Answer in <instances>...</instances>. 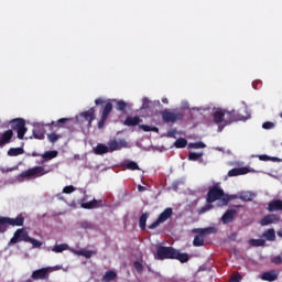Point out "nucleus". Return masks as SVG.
<instances>
[{
  "instance_id": "2f4dec72",
  "label": "nucleus",
  "mask_w": 282,
  "mask_h": 282,
  "mask_svg": "<svg viewBox=\"0 0 282 282\" xmlns=\"http://www.w3.org/2000/svg\"><path fill=\"white\" fill-rule=\"evenodd\" d=\"M43 160H54V158H58V151H46L44 154H42Z\"/></svg>"
},
{
  "instance_id": "e433bc0d",
  "label": "nucleus",
  "mask_w": 282,
  "mask_h": 282,
  "mask_svg": "<svg viewBox=\"0 0 282 282\" xmlns=\"http://www.w3.org/2000/svg\"><path fill=\"white\" fill-rule=\"evenodd\" d=\"M61 138H62L61 134H57V133H54V132L47 134V140H48V142H52V144L58 142V140H61Z\"/></svg>"
},
{
  "instance_id": "473e14b6",
  "label": "nucleus",
  "mask_w": 282,
  "mask_h": 282,
  "mask_svg": "<svg viewBox=\"0 0 282 282\" xmlns=\"http://www.w3.org/2000/svg\"><path fill=\"white\" fill-rule=\"evenodd\" d=\"M249 245L252 246L253 248H261L265 246V240L263 239H250Z\"/></svg>"
},
{
  "instance_id": "c85d7f7f",
  "label": "nucleus",
  "mask_w": 282,
  "mask_h": 282,
  "mask_svg": "<svg viewBox=\"0 0 282 282\" xmlns=\"http://www.w3.org/2000/svg\"><path fill=\"white\" fill-rule=\"evenodd\" d=\"M196 232L205 238L206 235H215V232H217V229H215V227H207L203 229H197Z\"/></svg>"
},
{
  "instance_id": "052dcab7",
  "label": "nucleus",
  "mask_w": 282,
  "mask_h": 282,
  "mask_svg": "<svg viewBox=\"0 0 282 282\" xmlns=\"http://www.w3.org/2000/svg\"><path fill=\"white\" fill-rule=\"evenodd\" d=\"M138 191H139L140 193H144V191H147V187H144V186H142V185H139V186H138Z\"/></svg>"
},
{
  "instance_id": "338daca9",
  "label": "nucleus",
  "mask_w": 282,
  "mask_h": 282,
  "mask_svg": "<svg viewBox=\"0 0 282 282\" xmlns=\"http://www.w3.org/2000/svg\"><path fill=\"white\" fill-rule=\"evenodd\" d=\"M32 158H39V155H41V154H39V153H36V152H32Z\"/></svg>"
},
{
  "instance_id": "de8ad7c7",
  "label": "nucleus",
  "mask_w": 282,
  "mask_h": 282,
  "mask_svg": "<svg viewBox=\"0 0 282 282\" xmlns=\"http://www.w3.org/2000/svg\"><path fill=\"white\" fill-rule=\"evenodd\" d=\"M79 254H80V257H85V259H91V257L94 256V251L80 250Z\"/></svg>"
},
{
  "instance_id": "bf43d9fd",
  "label": "nucleus",
  "mask_w": 282,
  "mask_h": 282,
  "mask_svg": "<svg viewBox=\"0 0 282 282\" xmlns=\"http://www.w3.org/2000/svg\"><path fill=\"white\" fill-rule=\"evenodd\" d=\"M3 173H11V171H14V167H9V169H2L1 170Z\"/></svg>"
},
{
  "instance_id": "423d86ee",
  "label": "nucleus",
  "mask_w": 282,
  "mask_h": 282,
  "mask_svg": "<svg viewBox=\"0 0 282 282\" xmlns=\"http://www.w3.org/2000/svg\"><path fill=\"white\" fill-rule=\"evenodd\" d=\"M29 240L30 234H28V230L25 228H20L14 231L13 237L10 239V243H21V241L28 243Z\"/></svg>"
},
{
  "instance_id": "58836bf2",
  "label": "nucleus",
  "mask_w": 282,
  "mask_h": 282,
  "mask_svg": "<svg viewBox=\"0 0 282 282\" xmlns=\"http://www.w3.org/2000/svg\"><path fill=\"white\" fill-rule=\"evenodd\" d=\"M69 118H61L57 120V122L52 121L51 123L47 124V127H50V124H52L53 127H61L62 124H65L66 122H69Z\"/></svg>"
},
{
  "instance_id": "49530a36",
  "label": "nucleus",
  "mask_w": 282,
  "mask_h": 282,
  "mask_svg": "<svg viewBox=\"0 0 282 282\" xmlns=\"http://www.w3.org/2000/svg\"><path fill=\"white\" fill-rule=\"evenodd\" d=\"M28 243H32L33 248H41L43 246V242L30 237Z\"/></svg>"
},
{
  "instance_id": "13d9d810",
  "label": "nucleus",
  "mask_w": 282,
  "mask_h": 282,
  "mask_svg": "<svg viewBox=\"0 0 282 282\" xmlns=\"http://www.w3.org/2000/svg\"><path fill=\"white\" fill-rule=\"evenodd\" d=\"M95 105H105V99L102 98L95 99Z\"/></svg>"
},
{
  "instance_id": "9d476101",
  "label": "nucleus",
  "mask_w": 282,
  "mask_h": 282,
  "mask_svg": "<svg viewBox=\"0 0 282 282\" xmlns=\"http://www.w3.org/2000/svg\"><path fill=\"white\" fill-rule=\"evenodd\" d=\"M50 268L37 269L32 272L31 279H33V281H47V279H50Z\"/></svg>"
},
{
  "instance_id": "7ed1b4c3",
  "label": "nucleus",
  "mask_w": 282,
  "mask_h": 282,
  "mask_svg": "<svg viewBox=\"0 0 282 282\" xmlns=\"http://www.w3.org/2000/svg\"><path fill=\"white\" fill-rule=\"evenodd\" d=\"M226 194L224 189L219 186V183H216L214 186L209 187L207 193L206 202L207 204H215V202L221 199Z\"/></svg>"
},
{
  "instance_id": "37998d69",
  "label": "nucleus",
  "mask_w": 282,
  "mask_h": 282,
  "mask_svg": "<svg viewBox=\"0 0 282 282\" xmlns=\"http://www.w3.org/2000/svg\"><path fill=\"white\" fill-rule=\"evenodd\" d=\"M188 149H206V143L198 141L195 143H188Z\"/></svg>"
},
{
  "instance_id": "0e129e2a",
  "label": "nucleus",
  "mask_w": 282,
  "mask_h": 282,
  "mask_svg": "<svg viewBox=\"0 0 282 282\" xmlns=\"http://www.w3.org/2000/svg\"><path fill=\"white\" fill-rule=\"evenodd\" d=\"M276 235H278V237H281V238H282V229H279V230L276 231Z\"/></svg>"
},
{
  "instance_id": "a19ab883",
  "label": "nucleus",
  "mask_w": 282,
  "mask_h": 282,
  "mask_svg": "<svg viewBox=\"0 0 282 282\" xmlns=\"http://www.w3.org/2000/svg\"><path fill=\"white\" fill-rule=\"evenodd\" d=\"M126 169H128V171H140V166L134 161L128 162Z\"/></svg>"
},
{
  "instance_id": "79ce46f5",
  "label": "nucleus",
  "mask_w": 282,
  "mask_h": 282,
  "mask_svg": "<svg viewBox=\"0 0 282 282\" xmlns=\"http://www.w3.org/2000/svg\"><path fill=\"white\" fill-rule=\"evenodd\" d=\"M258 158H259V160H261V162H270V160H271V162H279L278 158H271L268 154H261Z\"/></svg>"
},
{
  "instance_id": "c9c22d12",
  "label": "nucleus",
  "mask_w": 282,
  "mask_h": 282,
  "mask_svg": "<svg viewBox=\"0 0 282 282\" xmlns=\"http://www.w3.org/2000/svg\"><path fill=\"white\" fill-rule=\"evenodd\" d=\"M193 246H195L196 248L204 246V237L200 234L194 237Z\"/></svg>"
},
{
  "instance_id": "9b49d317",
  "label": "nucleus",
  "mask_w": 282,
  "mask_h": 282,
  "mask_svg": "<svg viewBox=\"0 0 282 282\" xmlns=\"http://www.w3.org/2000/svg\"><path fill=\"white\" fill-rule=\"evenodd\" d=\"M127 147V141L124 140H116V139H111L108 142V151L109 153H113V151H120L122 149H124Z\"/></svg>"
},
{
  "instance_id": "e2e57ef3",
  "label": "nucleus",
  "mask_w": 282,
  "mask_h": 282,
  "mask_svg": "<svg viewBox=\"0 0 282 282\" xmlns=\"http://www.w3.org/2000/svg\"><path fill=\"white\" fill-rule=\"evenodd\" d=\"M151 131H153L154 133H158V131H160V129H158V127H151Z\"/></svg>"
},
{
  "instance_id": "f8f14e48",
  "label": "nucleus",
  "mask_w": 282,
  "mask_h": 282,
  "mask_svg": "<svg viewBox=\"0 0 282 282\" xmlns=\"http://www.w3.org/2000/svg\"><path fill=\"white\" fill-rule=\"evenodd\" d=\"M7 223L12 227H21L23 224H25V214L21 213L15 218L7 217Z\"/></svg>"
},
{
  "instance_id": "a18cd8bd",
  "label": "nucleus",
  "mask_w": 282,
  "mask_h": 282,
  "mask_svg": "<svg viewBox=\"0 0 282 282\" xmlns=\"http://www.w3.org/2000/svg\"><path fill=\"white\" fill-rule=\"evenodd\" d=\"M80 228H83L84 230H91V228H94V225H91V223L84 220L82 223H79Z\"/></svg>"
},
{
  "instance_id": "8fccbe9b",
  "label": "nucleus",
  "mask_w": 282,
  "mask_h": 282,
  "mask_svg": "<svg viewBox=\"0 0 282 282\" xmlns=\"http://www.w3.org/2000/svg\"><path fill=\"white\" fill-rule=\"evenodd\" d=\"M74 191H76V187H74V185H68L63 188V193H65L66 195L74 193Z\"/></svg>"
},
{
  "instance_id": "5701e85b",
  "label": "nucleus",
  "mask_w": 282,
  "mask_h": 282,
  "mask_svg": "<svg viewBox=\"0 0 282 282\" xmlns=\"http://www.w3.org/2000/svg\"><path fill=\"white\" fill-rule=\"evenodd\" d=\"M262 237L267 239V241H276V231L274 228L267 229L263 234Z\"/></svg>"
},
{
  "instance_id": "2eb2a0df",
  "label": "nucleus",
  "mask_w": 282,
  "mask_h": 282,
  "mask_svg": "<svg viewBox=\"0 0 282 282\" xmlns=\"http://www.w3.org/2000/svg\"><path fill=\"white\" fill-rule=\"evenodd\" d=\"M82 118H85L88 122V127H91V122L96 120V109L90 108L89 110L82 112Z\"/></svg>"
},
{
  "instance_id": "69168bd1",
  "label": "nucleus",
  "mask_w": 282,
  "mask_h": 282,
  "mask_svg": "<svg viewBox=\"0 0 282 282\" xmlns=\"http://www.w3.org/2000/svg\"><path fill=\"white\" fill-rule=\"evenodd\" d=\"M162 102H163L164 105H169V99H167V98H163V99H162Z\"/></svg>"
},
{
  "instance_id": "b1692460",
  "label": "nucleus",
  "mask_w": 282,
  "mask_h": 282,
  "mask_svg": "<svg viewBox=\"0 0 282 282\" xmlns=\"http://www.w3.org/2000/svg\"><path fill=\"white\" fill-rule=\"evenodd\" d=\"M116 279H118V273H116V271L109 270L104 274L101 282H111L116 281Z\"/></svg>"
},
{
  "instance_id": "39448f33",
  "label": "nucleus",
  "mask_w": 282,
  "mask_h": 282,
  "mask_svg": "<svg viewBox=\"0 0 282 282\" xmlns=\"http://www.w3.org/2000/svg\"><path fill=\"white\" fill-rule=\"evenodd\" d=\"M173 215V208L167 207L165 208L158 217V219L149 225V230H155L160 224H164L167 219H171V216Z\"/></svg>"
},
{
  "instance_id": "f704fd0d",
  "label": "nucleus",
  "mask_w": 282,
  "mask_h": 282,
  "mask_svg": "<svg viewBox=\"0 0 282 282\" xmlns=\"http://www.w3.org/2000/svg\"><path fill=\"white\" fill-rule=\"evenodd\" d=\"M69 246H67L66 243L56 245L52 248V252H56V253L65 252V250H67Z\"/></svg>"
},
{
  "instance_id": "ddd939ff",
  "label": "nucleus",
  "mask_w": 282,
  "mask_h": 282,
  "mask_svg": "<svg viewBox=\"0 0 282 282\" xmlns=\"http://www.w3.org/2000/svg\"><path fill=\"white\" fill-rule=\"evenodd\" d=\"M279 221H281V217L279 215L269 214L260 220V225L270 226V224H279Z\"/></svg>"
},
{
  "instance_id": "f3484780",
  "label": "nucleus",
  "mask_w": 282,
  "mask_h": 282,
  "mask_svg": "<svg viewBox=\"0 0 282 282\" xmlns=\"http://www.w3.org/2000/svg\"><path fill=\"white\" fill-rule=\"evenodd\" d=\"M213 118H214V122L216 124H221V122H224V124H226V110L215 111L213 115Z\"/></svg>"
},
{
  "instance_id": "6e6552de",
  "label": "nucleus",
  "mask_w": 282,
  "mask_h": 282,
  "mask_svg": "<svg viewBox=\"0 0 282 282\" xmlns=\"http://www.w3.org/2000/svg\"><path fill=\"white\" fill-rule=\"evenodd\" d=\"M162 120L164 122H177V120H183L184 113L182 112H173L171 110H162L161 111Z\"/></svg>"
},
{
  "instance_id": "6ab92c4d",
  "label": "nucleus",
  "mask_w": 282,
  "mask_h": 282,
  "mask_svg": "<svg viewBox=\"0 0 282 282\" xmlns=\"http://www.w3.org/2000/svg\"><path fill=\"white\" fill-rule=\"evenodd\" d=\"M14 132H12V130L4 131L0 138V147H3L4 144H10Z\"/></svg>"
},
{
  "instance_id": "4468645a",
  "label": "nucleus",
  "mask_w": 282,
  "mask_h": 282,
  "mask_svg": "<svg viewBox=\"0 0 282 282\" xmlns=\"http://www.w3.org/2000/svg\"><path fill=\"white\" fill-rule=\"evenodd\" d=\"M237 217V209H228L221 217V221L225 225L232 224Z\"/></svg>"
},
{
  "instance_id": "c03bdc74",
  "label": "nucleus",
  "mask_w": 282,
  "mask_h": 282,
  "mask_svg": "<svg viewBox=\"0 0 282 282\" xmlns=\"http://www.w3.org/2000/svg\"><path fill=\"white\" fill-rule=\"evenodd\" d=\"M116 109H117V111H126L127 104L124 102V100H118Z\"/></svg>"
},
{
  "instance_id": "774afa93",
  "label": "nucleus",
  "mask_w": 282,
  "mask_h": 282,
  "mask_svg": "<svg viewBox=\"0 0 282 282\" xmlns=\"http://www.w3.org/2000/svg\"><path fill=\"white\" fill-rule=\"evenodd\" d=\"M229 199H230V198H228V197H227V198H224L225 204H228Z\"/></svg>"
},
{
  "instance_id": "4d7b16f0",
  "label": "nucleus",
  "mask_w": 282,
  "mask_h": 282,
  "mask_svg": "<svg viewBox=\"0 0 282 282\" xmlns=\"http://www.w3.org/2000/svg\"><path fill=\"white\" fill-rule=\"evenodd\" d=\"M167 135H169V138H175V135H177V130L167 131Z\"/></svg>"
},
{
  "instance_id": "603ef678",
  "label": "nucleus",
  "mask_w": 282,
  "mask_h": 282,
  "mask_svg": "<svg viewBox=\"0 0 282 282\" xmlns=\"http://www.w3.org/2000/svg\"><path fill=\"white\" fill-rule=\"evenodd\" d=\"M262 129H274V122L267 121L262 124Z\"/></svg>"
},
{
  "instance_id": "4c0bfd02",
  "label": "nucleus",
  "mask_w": 282,
  "mask_h": 282,
  "mask_svg": "<svg viewBox=\"0 0 282 282\" xmlns=\"http://www.w3.org/2000/svg\"><path fill=\"white\" fill-rule=\"evenodd\" d=\"M203 156H204L203 152H199V153L191 152L188 154V160H191L192 162H197V160H199V158H203Z\"/></svg>"
},
{
  "instance_id": "412c9836",
  "label": "nucleus",
  "mask_w": 282,
  "mask_h": 282,
  "mask_svg": "<svg viewBox=\"0 0 282 282\" xmlns=\"http://www.w3.org/2000/svg\"><path fill=\"white\" fill-rule=\"evenodd\" d=\"M33 138H35V140H45V128L35 126L33 129Z\"/></svg>"
},
{
  "instance_id": "1a4fd4ad",
  "label": "nucleus",
  "mask_w": 282,
  "mask_h": 282,
  "mask_svg": "<svg viewBox=\"0 0 282 282\" xmlns=\"http://www.w3.org/2000/svg\"><path fill=\"white\" fill-rule=\"evenodd\" d=\"M45 167L35 166L22 172L21 177H41L42 175H45Z\"/></svg>"
},
{
  "instance_id": "0eeeda50",
  "label": "nucleus",
  "mask_w": 282,
  "mask_h": 282,
  "mask_svg": "<svg viewBox=\"0 0 282 282\" xmlns=\"http://www.w3.org/2000/svg\"><path fill=\"white\" fill-rule=\"evenodd\" d=\"M111 111H113V104H111V101H108L102 108L101 118L98 121V129H105V123L109 119Z\"/></svg>"
},
{
  "instance_id": "aec40b11",
  "label": "nucleus",
  "mask_w": 282,
  "mask_h": 282,
  "mask_svg": "<svg viewBox=\"0 0 282 282\" xmlns=\"http://www.w3.org/2000/svg\"><path fill=\"white\" fill-rule=\"evenodd\" d=\"M269 213H275L276 210H282V200L281 199H274L271 200L268 205Z\"/></svg>"
},
{
  "instance_id": "680f3d73",
  "label": "nucleus",
  "mask_w": 282,
  "mask_h": 282,
  "mask_svg": "<svg viewBox=\"0 0 282 282\" xmlns=\"http://www.w3.org/2000/svg\"><path fill=\"white\" fill-rule=\"evenodd\" d=\"M232 282H241V275H237L232 279Z\"/></svg>"
},
{
  "instance_id": "a211bd4d",
  "label": "nucleus",
  "mask_w": 282,
  "mask_h": 282,
  "mask_svg": "<svg viewBox=\"0 0 282 282\" xmlns=\"http://www.w3.org/2000/svg\"><path fill=\"white\" fill-rule=\"evenodd\" d=\"M262 281H276V279H279V272H276L275 270H271V271H267L264 273H262L261 275Z\"/></svg>"
},
{
  "instance_id": "c756f323",
  "label": "nucleus",
  "mask_w": 282,
  "mask_h": 282,
  "mask_svg": "<svg viewBox=\"0 0 282 282\" xmlns=\"http://www.w3.org/2000/svg\"><path fill=\"white\" fill-rule=\"evenodd\" d=\"M147 219H149V213H143L139 218V228L147 230Z\"/></svg>"
},
{
  "instance_id": "f257e3e1",
  "label": "nucleus",
  "mask_w": 282,
  "mask_h": 282,
  "mask_svg": "<svg viewBox=\"0 0 282 282\" xmlns=\"http://www.w3.org/2000/svg\"><path fill=\"white\" fill-rule=\"evenodd\" d=\"M155 259H159V261H164V259H176L181 263H186L188 262V253H182L173 247L159 246Z\"/></svg>"
},
{
  "instance_id": "20e7f679",
  "label": "nucleus",
  "mask_w": 282,
  "mask_h": 282,
  "mask_svg": "<svg viewBox=\"0 0 282 282\" xmlns=\"http://www.w3.org/2000/svg\"><path fill=\"white\" fill-rule=\"evenodd\" d=\"M11 128L17 129L19 140H23L25 138V133H28V128L25 127V120L22 118L13 119L10 122Z\"/></svg>"
},
{
  "instance_id": "ea45409f",
  "label": "nucleus",
  "mask_w": 282,
  "mask_h": 282,
  "mask_svg": "<svg viewBox=\"0 0 282 282\" xmlns=\"http://www.w3.org/2000/svg\"><path fill=\"white\" fill-rule=\"evenodd\" d=\"M133 268H134L135 272H138V274H142V272H144V265L140 261H134Z\"/></svg>"
},
{
  "instance_id": "6e6d98bb",
  "label": "nucleus",
  "mask_w": 282,
  "mask_h": 282,
  "mask_svg": "<svg viewBox=\"0 0 282 282\" xmlns=\"http://www.w3.org/2000/svg\"><path fill=\"white\" fill-rule=\"evenodd\" d=\"M139 127L142 129V131H145V132L151 131V126L140 124Z\"/></svg>"
},
{
  "instance_id": "5fc2aeb1",
  "label": "nucleus",
  "mask_w": 282,
  "mask_h": 282,
  "mask_svg": "<svg viewBox=\"0 0 282 282\" xmlns=\"http://www.w3.org/2000/svg\"><path fill=\"white\" fill-rule=\"evenodd\" d=\"M262 85V82L261 80H254L252 82V87L253 89H259Z\"/></svg>"
},
{
  "instance_id": "f03ea898",
  "label": "nucleus",
  "mask_w": 282,
  "mask_h": 282,
  "mask_svg": "<svg viewBox=\"0 0 282 282\" xmlns=\"http://www.w3.org/2000/svg\"><path fill=\"white\" fill-rule=\"evenodd\" d=\"M240 120H248V117H245L243 115L235 110H231V111L225 110V124L218 126V130L223 131L224 127H227V124H232V122H239Z\"/></svg>"
},
{
  "instance_id": "bb28decb",
  "label": "nucleus",
  "mask_w": 282,
  "mask_h": 282,
  "mask_svg": "<svg viewBox=\"0 0 282 282\" xmlns=\"http://www.w3.org/2000/svg\"><path fill=\"white\" fill-rule=\"evenodd\" d=\"M254 197H257V195L252 192H242L239 195V199H241V202H252Z\"/></svg>"
},
{
  "instance_id": "09e8293b",
  "label": "nucleus",
  "mask_w": 282,
  "mask_h": 282,
  "mask_svg": "<svg viewBox=\"0 0 282 282\" xmlns=\"http://www.w3.org/2000/svg\"><path fill=\"white\" fill-rule=\"evenodd\" d=\"M152 105H153V102H151V100H149L148 97H144L142 99V107H141V109H149Z\"/></svg>"
},
{
  "instance_id": "393cba45",
  "label": "nucleus",
  "mask_w": 282,
  "mask_h": 282,
  "mask_svg": "<svg viewBox=\"0 0 282 282\" xmlns=\"http://www.w3.org/2000/svg\"><path fill=\"white\" fill-rule=\"evenodd\" d=\"M140 122H141L140 117H127L123 124L126 127H138Z\"/></svg>"
},
{
  "instance_id": "4be33fe9",
  "label": "nucleus",
  "mask_w": 282,
  "mask_h": 282,
  "mask_svg": "<svg viewBox=\"0 0 282 282\" xmlns=\"http://www.w3.org/2000/svg\"><path fill=\"white\" fill-rule=\"evenodd\" d=\"M248 173V167H235L228 172L229 177H237L238 175H246Z\"/></svg>"
},
{
  "instance_id": "3c124183",
  "label": "nucleus",
  "mask_w": 282,
  "mask_h": 282,
  "mask_svg": "<svg viewBox=\"0 0 282 282\" xmlns=\"http://www.w3.org/2000/svg\"><path fill=\"white\" fill-rule=\"evenodd\" d=\"M271 263H274L275 265H281L282 263V257L281 256H275L271 259Z\"/></svg>"
},
{
  "instance_id": "dca6fc26",
  "label": "nucleus",
  "mask_w": 282,
  "mask_h": 282,
  "mask_svg": "<svg viewBox=\"0 0 282 282\" xmlns=\"http://www.w3.org/2000/svg\"><path fill=\"white\" fill-rule=\"evenodd\" d=\"M100 207H102V200L93 199L87 203H82V208H85V210H91L94 208H100Z\"/></svg>"
},
{
  "instance_id": "72a5a7b5",
  "label": "nucleus",
  "mask_w": 282,
  "mask_h": 282,
  "mask_svg": "<svg viewBox=\"0 0 282 282\" xmlns=\"http://www.w3.org/2000/svg\"><path fill=\"white\" fill-rule=\"evenodd\" d=\"M188 141L184 138H180L174 142L175 149H186Z\"/></svg>"
},
{
  "instance_id": "cd10ccee",
  "label": "nucleus",
  "mask_w": 282,
  "mask_h": 282,
  "mask_svg": "<svg viewBox=\"0 0 282 282\" xmlns=\"http://www.w3.org/2000/svg\"><path fill=\"white\" fill-rule=\"evenodd\" d=\"M96 155H105V153H109V147L104 143H98L95 148Z\"/></svg>"
},
{
  "instance_id": "864d4df0",
  "label": "nucleus",
  "mask_w": 282,
  "mask_h": 282,
  "mask_svg": "<svg viewBox=\"0 0 282 282\" xmlns=\"http://www.w3.org/2000/svg\"><path fill=\"white\" fill-rule=\"evenodd\" d=\"M213 208V205H206L199 209V214L203 215L204 213H208Z\"/></svg>"
},
{
  "instance_id": "7c9ffc66",
  "label": "nucleus",
  "mask_w": 282,
  "mask_h": 282,
  "mask_svg": "<svg viewBox=\"0 0 282 282\" xmlns=\"http://www.w3.org/2000/svg\"><path fill=\"white\" fill-rule=\"evenodd\" d=\"M8 217L0 216V235L8 231Z\"/></svg>"
},
{
  "instance_id": "a878e982",
  "label": "nucleus",
  "mask_w": 282,
  "mask_h": 282,
  "mask_svg": "<svg viewBox=\"0 0 282 282\" xmlns=\"http://www.w3.org/2000/svg\"><path fill=\"white\" fill-rule=\"evenodd\" d=\"M23 153H25L23 148H10L7 152L9 158H17L18 155H23Z\"/></svg>"
}]
</instances>
